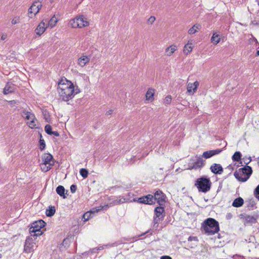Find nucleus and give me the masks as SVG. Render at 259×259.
Segmentation results:
<instances>
[{
	"label": "nucleus",
	"mask_w": 259,
	"mask_h": 259,
	"mask_svg": "<svg viewBox=\"0 0 259 259\" xmlns=\"http://www.w3.org/2000/svg\"><path fill=\"white\" fill-rule=\"evenodd\" d=\"M155 20V18L154 16H151L148 19V23L149 24H152L154 21Z\"/></svg>",
	"instance_id": "nucleus-48"
},
{
	"label": "nucleus",
	"mask_w": 259,
	"mask_h": 259,
	"mask_svg": "<svg viewBox=\"0 0 259 259\" xmlns=\"http://www.w3.org/2000/svg\"><path fill=\"white\" fill-rule=\"evenodd\" d=\"M202 228L208 235H214L220 231L219 222L211 218H207L202 223Z\"/></svg>",
	"instance_id": "nucleus-3"
},
{
	"label": "nucleus",
	"mask_w": 259,
	"mask_h": 259,
	"mask_svg": "<svg viewBox=\"0 0 259 259\" xmlns=\"http://www.w3.org/2000/svg\"><path fill=\"white\" fill-rule=\"evenodd\" d=\"M112 113H113V110H108V111L106 112V114L107 115H110L112 114Z\"/></svg>",
	"instance_id": "nucleus-55"
},
{
	"label": "nucleus",
	"mask_w": 259,
	"mask_h": 259,
	"mask_svg": "<svg viewBox=\"0 0 259 259\" xmlns=\"http://www.w3.org/2000/svg\"><path fill=\"white\" fill-rule=\"evenodd\" d=\"M251 25H259V20H254L251 22Z\"/></svg>",
	"instance_id": "nucleus-49"
},
{
	"label": "nucleus",
	"mask_w": 259,
	"mask_h": 259,
	"mask_svg": "<svg viewBox=\"0 0 259 259\" xmlns=\"http://www.w3.org/2000/svg\"><path fill=\"white\" fill-rule=\"evenodd\" d=\"M79 173L83 179L87 178L89 175L88 169L84 168H82L80 169Z\"/></svg>",
	"instance_id": "nucleus-34"
},
{
	"label": "nucleus",
	"mask_w": 259,
	"mask_h": 259,
	"mask_svg": "<svg viewBox=\"0 0 259 259\" xmlns=\"http://www.w3.org/2000/svg\"><path fill=\"white\" fill-rule=\"evenodd\" d=\"M57 193L63 198H66V196L65 194V189L63 186H58L56 189Z\"/></svg>",
	"instance_id": "nucleus-20"
},
{
	"label": "nucleus",
	"mask_w": 259,
	"mask_h": 259,
	"mask_svg": "<svg viewBox=\"0 0 259 259\" xmlns=\"http://www.w3.org/2000/svg\"><path fill=\"white\" fill-rule=\"evenodd\" d=\"M7 35H3L1 37V39L4 40L6 39Z\"/></svg>",
	"instance_id": "nucleus-58"
},
{
	"label": "nucleus",
	"mask_w": 259,
	"mask_h": 259,
	"mask_svg": "<svg viewBox=\"0 0 259 259\" xmlns=\"http://www.w3.org/2000/svg\"><path fill=\"white\" fill-rule=\"evenodd\" d=\"M51 135H54L56 137H59L60 134L57 131H53Z\"/></svg>",
	"instance_id": "nucleus-52"
},
{
	"label": "nucleus",
	"mask_w": 259,
	"mask_h": 259,
	"mask_svg": "<svg viewBox=\"0 0 259 259\" xmlns=\"http://www.w3.org/2000/svg\"><path fill=\"white\" fill-rule=\"evenodd\" d=\"M211 42L214 45H217L220 41V38L219 37V35L217 34L216 33H214L211 38Z\"/></svg>",
	"instance_id": "nucleus-30"
},
{
	"label": "nucleus",
	"mask_w": 259,
	"mask_h": 259,
	"mask_svg": "<svg viewBox=\"0 0 259 259\" xmlns=\"http://www.w3.org/2000/svg\"><path fill=\"white\" fill-rule=\"evenodd\" d=\"M252 41L255 42L256 43H257V39L254 37H252Z\"/></svg>",
	"instance_id": "nucleus-59"
},
{
	"label": "nucleus",
	"mask_w": 259,
	"mask_h": 259,
	"mask_svg": "<svg viewBox=\"0 0 259 259\" xmlns=\"http://www.w3.org/2000/svg\"><path fill=\"white\" fill-rule=\"evenodd\" d=\"M125 201V199L123 197H119L116 199L114 200L111 203L113 205H118L121 203H123Z\"/></svg>",
	"instance_id": "nucleus-33"
},
{
	"label": "nucleus",
	"mask_w": 259,
	"mask_h": 259,
	"mask_svg": "<svg viewBox=\"0 0 259 259\" xmlns=\"http://www.w3.org/2000/svg\"><path fill=\"white\" fill-rule=\"evenodd\" d=\"M76 21L77 23L79 24L78 28L85 27L89 25V23L87 21L84 20L82 16L76 17Z\"/></svg>",
	"instance_id": "nucleus-17"
},
{
	"label": "nucleus",
	"mask_w": 259,
	"mask_h": 259,
	"mask_svg": "<svg viewBox=\"0 0 259 259\" xmlns=\"http://www.w3.org/2000/svg\"><path fill=\"white\" fill-rule=\"evenodd\" d=\"M35 7L36 9H38V12L39 11L40 9H41L42 5L41 4L38 3L37 2H35Z\"/></svg>",
	"instance_id": "nucleus-50"
},
{
	"label": "nucleus",
	"mask_w": 259,
	"mask_h": 259,
	"mask_svg": "<svg viewBox=\"0 0 259 259\" xmlns=\"http://www.w3.org/2000/svg\"><path fill=\"white\" fill-rule=\"evenodd\" d=\"M160 220H163L162 217H161V218H159L154 216V220H153L154 227H155L156 225V227L158 226V223Z\"/></svg>",
	"instance_id": "nucleus-41"
},
{
	"label": "nucleus",
	"mask_w": 259,
	"mask_h": 259,
	"mask_svg": "<svg viewBox=\"0 0 259 259\" xmlns=\"http://www.w3.org/2000/svg\"><path fill=\"white\" fill-rule=\"evenodd\" d=\"M165 214L164 208L163 206H157L154 209V216L159 218L162 217L163 220Z\"/></svg>",
	"instance_id": "nucleus-13"
},
{
	"label": "nucleus",
	"mask_w": 259,
	"mask_h": 259,
	"mask_svg": "<svg viewBox=\"0 0 259 259\" xmlns=\"http://www.w3.org/2000/svg\"><path fill=\"white\" fill-rule=\"evenodd\" d=\"M154 202L156 201L160 206H163L165 203L166 196L160 190L156 191L153 195Z\"/></svg>",
	"instance_id": "nucleus-8"
},
{
	"label": "nucleus",
	"mask_w": 259,
	"mask_h": 259,
	"mask_svg": "<svg viewBox=\"0 0 259 259\" xmlns=\"http://www.w3.org/2000/svg\"><path fill=\"white\" fill-rule=\"evenodd\" d=\"M177 47L175 45H171L166 49V53L167 56H171L176 50Z\"/></svg>",
	"instance_id": "nucleus-28"
},
{
	"label": "nucleus",
	"mask_w": 259,
	"mask_h": 259,
	"mask_svg": "<svg viewBox=\"0 0 259 259\" xmlns=\"http://www.w3.org/2000/svg\"><path fill=\"white\" fill-rule=\"evenodd\" d=\"M201 27L200 25L195 24L188 30V33L190 34H193L197 31L198 29H199Z\"/></svg>",
	"instance_id": "nucleus-29"
},
{
	"label": "nucleus",
	"mask_w": 259,
	"mask_h": 259,
	"mask_svg": "<svg viewBox=\"0 0 259 259\" xmlns=\"http://www.w3.org/2000/svg\"><path fill=\"white\" fill-rule=\"evenodd\" d=\"M45 131L46 133L49 135L52 133V126L50 124H47L45 127Z\"/></svg>",
	"instance_id": "nucleus-39"
},
{
	"label": "nucleus",
	"mask_w": 259,
	"mask_h": 259,
	"mask_svg": "<svg viewBox=\"0 0 259 259\" xmlns=\"http://www.w3.org/2000/svg\"><path fill=\"white\" fill-rule=\"evenodd\" d=\"M30 122L28 123L29 126L31 127V128L35 127L36 126V124H35V121L36 120H30Z\"/></svg>",
	"instance_id": "nucleus-45"
},
{
	"label": "nucleus",
	"mask_w": 259,
	"mask_h": 259,
	"mask_svg": "<svg viewBox=\"0 0 259 259\" xmlns=\"http://www.w3.org/2000/svg\"><path fill=\"white\" fill-rule=\"evenodd\" d=\"M57 91L60 99L65 102L73 99L76 94L80 92L78 87L75 88L73 83L66 78L61 79L59 81Z\"/></svg>",
	"instance_id": "nucleus-1"
},
{
	"label": "nucleus",
	"mask_w": 259,
	"mask_h": 259,
	"mask_svg": "<svg viewBox=\"0 0 259 259\" xmlns=\"http://www.w3.org/2000/svg\"><path fill=\"white\" fill-rule=\"evenodd\" d=\"M15 91V85L12 83L7 82L4 89L3 93L4 95H8L14 93Z\"/></svg>",
	"instance_id": "nucleus-14"
},
{
	"label": "nucleus",
	"mask_w": 259,
	"mask_h": 259,
	"mask_svg": "<svg viewBox=\"0 0 259 259\" xmlns=\"http://www.w3.org/2000/svg\"><path fill=\"white\" fill-rule=\"evenodd\" d=\"M246 107H247V108H249V109H252V106L249 107L248 105H247Z\"/></svg>",
	"instance_id": "nucleus-61"
},
{
	"label": "nucleus",
	"mask_w": 259,
	"mask_h": 259,
	"mask_svg": "<svg viewBox=\"0 0 259 259\" xmlns=\"http://www.w3.org/2000/svg\"><path fill=\"white\" fill-rule=\"evenodd\" d=\"M32 237L33 236H29L27 237L25 240L24 249L26 252L29 253L33 250L35 238L33 239Z\"/></svg>",
	"instance_id": "nucleus-9"
},
{
	"label": "nucleus",
	"mask_w": 259,
	"mask_h": 259,
	"mask_svg": "<svg viewBox=\"0 0 259 259\" xmlns=\"http://www.w3.org/2000/svg\"><path fill=\"white\" fill-rule=\"evenodd\" d=\"M46 225V223L42 220H39L31 223V226L29 229L30 236L34 238L42 235L43 232L41 229Z\"/></svg>",
	"instance_id": "nucleus-5"
},
{
	"label": "nucleus",
	"mask_w": 259,
	"mask_h": 259,
	"mask_svg": "<svg viewBox=\"0 0 259 259\" xmlns=\"http://www.w3.org/2000/svg\"><path fill=\"white\" fill-rule=\"evenodd\" d=\"M54 163L53 162L51 164H48V165H47L46 166L45 165V167L42 168V170L45 172L50 170L51 169L52 167L54 165Z\"/></svg>",
	"instance_id": "nucleus-43"
},
{
	"label": "nucleus",
	"mask_w": 259,
	"mask_h": 259,
	"mask_svg": "<svg viewBox=\"0 0 259 259\" xmlns=\"http://www.w3.org/2000/svg\"><path fill=\"white\" fill-rule=\"evenodd\" d=\"M56 212L55 206H49V208L46 209V214L48 217H51L54 215Z\"/></svg>",
	"instance_id": "nucleus-25"
},
{
	"label": "nucleus",
	"mask_w": 259,
	"mask_h": 259,
	"mask_svg": "<svg viewBox=\"0 0 259 259\" xmlns=\"http://www.w3.org/2000/svg\"><path fill=\"white\" fill-rule=\"evenodd\" d=\"M223 150V149H217L215 150L206 151L203 153L201 157H204L205 159L209 158L214 155L220 154Z\"/></svg>",
	"instance_id": "nucleus-10"
},
{
	"label": "nucleus",
	"mask_w": 259,
	"mask_h": 259,
	"mask_svg": "<svg viewBox=\"0 0 259 259\" xmlns=\"http://www.w3.org/2000/svg\"><path fill=\"white\" fill-rule=\"evenodd\" d=\"M232 217V215L231 213H229L227 214L226 218L227 219H230Z\"/></svg>",
	"instance_id": "nucleus-56"
},
{
	"label": "nucleus",
	"mask_w": 259,
	"mask_h": 259,
	"mask_svg": "<svg viewBox=\"0 0 259 259\" xmlns=\"http://www.w3.org/2000/svg\"><path fill=\"white\" fill-rule=\"evenodd\" d=\"M171 102V97L170 95L167 96L164 101L165 104H169Z\"/></svg>",
	"instance_id": "nucleus-44"
},
{
	"label": "nucleus",
	"mask_w": 259,
	"mask_h": 259,
	"mask_svg": "<svg viewBox=\"0 0 259 259\" xmlns=\"http://www.w3.org/2000/svg\"><path fill=\"white\" fill-rule=\"evenodd\" d=\"M160 259H172V258L168 255H163L160 257Z\"/></svg>",
	"instance_id": "nucleus-53"
},
{
	"label": "nucleus",
	"mask_w": 259,
	"mask_h": 259,
	"mask_svg": "<svg viewBox=\"0 0 259 259\" xmlns=\"http://www.w3.org/2000/svg\"><path fill=\"white\" fill-rule=\"evenodd\" d=\"M254 195L259 200V185L254 190Z\"/></svg>",
	"instance_id": "nucleus-42"
},
{
	"label": "nucleus",
	"mask_w": 259,
	"mask_h": 259,
	"mask_svg": "<svg viewBox=\"0 0 259 259\" xmlns=\"http://www.w3.org/2000/svg\"><path fill=\"white\" fill-rule=\"evenodd\" d=\"M154 93V90L152 89H149L145 95L146 100L151 101H153L154 99L153 97Z\"/></svg>",
	"instance_id": "nucleus-22"
},
{
	"label": "nucleus",
	"mask_w": 259,
	"mask_h": 259,
	"mask_svg": "<svg viewBox=\"0 0 259 259\" xmlns=\"http://www.w3.org/2000/svg\"><path fill=\"white\" fill-rule=\"evenodd\" d=\"M41 158L42 159V161H44L43 164L45 165L46 166L48 164H52V163H51V161L53 160V156L51 154L45 153L42 156Z\"/></svg>",
	"instance_id": "nucleus-15"
},
{
	"label": "nucleus",
	"mask_w": 259,
	"mask_h": 259,
	"mask_svg": "<svg viewBox=\"0 0 259 259\" xmlns=\"http://www.w3.org/2000/svg\"><path fill=\"white\" fill-rule=\"evenodd\" d=\"M249 210H253L254 208H256V203L254 200H250L247 205Z\"/></svg>",
	"instance_id": "nucleus-38"
},
{
	"label": "nucleus",
	"mask_w": 259,
	"mask_h": 259,
	"mask_svg": "<svg viewBox=\"0 0 259 259\" xmlns=\"http://www.w3.org/2000/svg\"><path fill=\"white\" fill-rule=\"evenodd\" d=\"M227 168L230 170H233V166L231 164H230L228 166H227Z\"/></svg>",
	"instance_id": "nucleus-57"
},
{
	"label": "nucleus",
	"mask_w": 259,
	"mask_h": 259,
	"mask_svg": "<svg viewBox=\"0 0 259 259\" xmlns=\"http://www.w3.org/2000/svg\"><path fill=\"white\" fill-rule=\"evenodd\" d=\"M205 164V160L202 159L201 156H196L195 158H192L190 160L188 164V169L197 170L201 169Z\"/></svg>",
	"instance_id": "nucleus-6"
},
{
	"label": "nucleus",
	"mask_w": 259,
	"mask_h": 259,
	"mask_svg": "<svg viewBox=\"0 0 259 259\" xmlns=\"http://www.w3.org/2000/svg\"><path fill=\"white\" fill-rule=\"evenodd\" d=\"M20 22V17L16 16L12 20L11 23L13 25L18 24Z\"/></svg>",
	"instance_id": "nucleus-40"
},
{
	"label": "nucleus",
	"mask_w": 259,
	"mask_h": 259,
	"mask_svg": "<svg viewBox=\"0 0 259 259\" xmlns=\"http://www.w3.org/2000/svg\"><path fill=\"white\" fill-rule=\"evenodd\" d=\"M258 218V215H246L245 217V220L246 222L249 223H255L256 222V219Z\"/></svg>",
	"instance_id": "nucleus-23"
},
{
	"label": "nucleus",
	"mask_w": 259,
	"mask_h": 259,
	"mask_svg": "<svg viewBox=\"0 0 259 259\" xmlns=\"http://www.w3.org/2000/svg\"><path fill=\"white\" fill-rule=\"evenodd\" d=\"M134 201L139 203L150 205L155 204L153 196L151 194H148L139 198H134Z\"/></svg>",
	"instance_id": "nucleus-7"
},
{
	"label": "nucleus",
	"mask_w": 259,
	"mask_h": 259,
	"mask_svg": "<svg viewBox=\"0 0 259 259\" xmlns=\"http://www.w3.org/2000/svg\"><path fill=\"white\" fill-rule=\"evenodd\" d=\"M244 204V200L242 198L239 197L236 198L233 202L232 205L235 207H240Z\"/></svg>",
	"instance_id": "nucleus-19"
},
{
	"label": "nucleus",
	"mask_w": 259,
	"mask_h": 259,
	"mask_svg": "<svg viewBox=\"0 0 259 259\" xmlns=\"http://www.w3.org/2000/svg\"><path fill=\"white\" fill-rule=\"evenodd\" d=\"M69 24L72 28L78 27L79 24L77 23L76 17L74 19H71L69 21Z\"/></svg>",
	"instance_id": "nucleus-37"
},
{
	"label": "nucleus",
	"mask_w": 259,
	"mask_h": 259,
	"mask_svg": "<svg viewBox=\"0 0 259 259\" xmlns=\"http://www.w3.org/2000/svg\"><path fill=\"white\" fill-rule=\"evenodd\" d=\"M242 157V154L240 152L236 151L234 153L232 157V159L233 161H240V164H242V161H241V159Z\"/></svg>",
	"instance_id": "nucleus-24"
},
{
	"label": "nucleus",
	"mask_w": 259,
	"mask_h": 259,
	"mask_svg": "<svg viewBox=\"0 0 259 259\" xmlns=\"http://www.w3.org/2000/svg\"><path fill=\"white\" fill-rule=\"evenodd\" d=\"M57 22H58V19L54 15L48 21V25L51 28H53L54 26H55L56 25Z\"/></svg>",
	"instance_id": "nucleus-31"
},
{
	"label": "nucleus",
	"mask_w": 259,
	"mask_h": 259,
	"mask_svg": "<svg viewBox=\"0 0 259 259\" xmlns=\"http://www.w3.org/2000/svg\"><path fill=\"white\" fill-rule=\"evenodd\" d=\"M192 45V44L191 43H188L184 46L183 52L185 54L188 55L192 51L193 49V47Z\"/></svg>",
	"instance_id": "nucleus-26"
},
{
	"label": "nucleus",
	"mask_w": 259,
	"mask_h": 259,
	"mask_svg": "<svg viewBox=\"0 0 259 259\" xmlns=\"http://www.w3.org/2000/svg\"><path fill=\"white\" fill-rule=\"evenodd\" d=\"M258 5L259 6V0H256Z\"/></svg>",
	"instance_id": "nucleus-63"
},
{
	"label": "nucleus",
	"mask_w": 259,
	"mask_h": 259,
	"mask_svg": "<svg viewBox=\"0 0 259 259\" xmlns=\"http://www.w3.org/2000/svg\"><path fill=\"white\" fill-rule=\"evenodd\" d=\"M199 83L198 81H196L193 83H188L187 90L188 92H191L193 91L194 92L197 90Z\"/></svg>",
	"instance_id": "nucleus-21"
},
{
	"label": "nucleus",
	"mask_w": 259,
	"mask_h": 259,
	"mask_svg": "<svg viewBox=\"0 0 259 259\" xmlns=\"http://www.w3.org/2000/svg\"><path fill=\"white\" fill-rule=\"evenodd\" d=\"M46 28L47 27L46 26V23L44 22V20H43L41 22L39 23L35 29V32L38 36H40L45 31Z\"/></svg>",
	"instance_id": "nucleus-11"
},
{
	"label": "nucleus",
	"mask_w": 259,
	"mask_h": 259,
	"mask_svg": "<svg viewBox=\"0 0 259 259\" xmlns=\"http://www.w3.org/2000/svg\"><path fill=\"white\" fill-rule=\"evenodd\" d=\"M249 161L246 162V165L236 170L234 173L235 178L240 182H245L250 178L252 174V169L251 166L247 165L251 161V157L249 158Z\"/></svg>",
	"instance_id": "nucleus-2"
},
{
	"label": "nucleus",
	"mask_w": 259,
	"mask_h": 259,
	"mask_svg": "<svg viewBox=\"0 0 259 259\" xmlns=\"http://www.w3.org/2000/svg\"><path fill=\"white\" fill-rule=\"evenodd\" d=\"M188 241L189 242H191V241H196V242H197L198 241V238L197 237H195V236H189L188 238Z\"/></svg>",
	"instance_id": "nucleus-46"
},
{
	"label": "nucleus",
	"mask_w": 259,
	"mask_h": 259,
	"mask_svg": "<svg viewBox=\"0 0 259 259\" xmlns=\"http://www.w3.org/2000/svg\"><path fill=\"white\" fill-rule=\"evenodd\" d=\"M98 251V249L97 248H94L91 250V253H96Z\"/></svg>",
	"instance_id": "nucleus-54"
},
{
	"label": "nucleus",
	"mask_w": 259,
	"mask_h": 259,
	"mask_svg": "<svg viewBox=\"0 0 259 259\" xmlns=\"http://www.w3.org/2000/svg\"><path fill=\"white\" fill-rule=\"evenodd\" d=\"M38 13V9L36 8L35 2L32 4L31 7L28 9V17L32 18L33 16H35Z\"/></svg>",
	"instance_id": "nucleus-16"
},
{
	"label": "nucleus",
	"mask_w": 259,
	"mask_h": 259,
	"mask_svg": "<svg viewBox=\"0 0 259 259\" xmlns=\"http://www.w3.org/2000/svg\"><path fill=\"white\" fill-rule=\"evenodd\" d=\"M256 54L257 55L259 56V50L257 51Z\"/></svg>",
	"instance_id": "nucleus-62"
},
{
	"label": "nucleus",
	"mask_w": 259,
	"mask_h": 259,
	"mask_svg": "<svg viewBox=\"0 0 259 259\" xmlns=\"http://www.w3.org/2000/svg\"><path fill=\"white\" fill-rule=\"evenodd\" d=\"M46 148V143L45 140L42 138V136L40 134V139L39 141V148L41 151L45 150Z\"/></svg>",
	"instance_id": "nucleus-32"
},
{
	"label": "nucleus",
	"mask_w": 259,
	"mask_h": 259,
	"mask_svg": "<svg viewBox=\"0 0 259 259\" xmlns=\"http://www.w3.org/2000/svg\"><path fill=\"white\" fill-rule=\"evenodd\" d=\"M194 185L197 187L199 192L206 193L210 190L211 182L209 178L203 176L196 179Z\"/></svg>",
	"instance_id": "nucleus-4"
},
{
	"label": "nucleus",
	"mask_w": 259,
	"mask_h": 259,
	"mask_svg": "<svg viewBox=\"0 0 259 259\" xmlns=\"http://www.w3.org/2000/svg\"><path fill=\"white\" fill-rule=\"evenodd\" d=\"M257 164H258V166H259V157H258V161L257 162Z\"/></svg>",
	"instance_id": "nucleus-64"
},
{
	"label": "nucleus",
	"mask_w": 259,
	"mask_h": 259,
	"mask_svg": "<svg viewBox=\"0 0 259 259\" xmlns=\"http://www.w3.org/2000/svg\"><path fill=\"white\" fill-rule=\"evenodd\" d=\"M76 190H77L76 185L73 184L70 186V191L72 193H75L76 192Z\"/></svg>",
	"instance_id": "nucleus-47"
},
{
	"label": "nucleus",
	"mask_w": 259,
	"mask_h": 259,
	"mask_svg": "<svg viewBox=\"0 0 259 259\" xmlns=\"http://www.w3.org/2000/svg\"><path fill=\"white\" fill-rule=\"evenodd\" d=\"M90 60L89 57L87 56H82L78 60V64L79 66L83 67Z\"/></svg>",
	"instance_id": "nucleus-18"
},
{
	"label": "nucleus",
	"mask_w": 259,
	"mask_h": 259,
	"mask_svg": "<svg viewBox=\"0 0 259 259\" xmlns=\"http://www.w3.org/2000/svg\"><path fill=\"white\" fill-rule=\"evenodd\" d=\"M138 238V237H133V238H124L123 240L124 241H131L132 240H133L132 241H134V239H135V240H137V238Z\"/></svg>",
	"instance_id": "nucleus-51"
},
{
	"label": "nucleus",
	"mask_w": 259,
	"mask_h": 259,
	"mask_svg": "<svg viewBox=\"0 0 259 259\" xmlns=\"http://www.w3.org/2000/svg\"><path fill=\"white\" fill-rule=\"evenodd\" d=\"M210 169L214 174H221L223 172V168L220 164L214 163L210 166Z\"/></svg>",
	"instance_id": "nucleus-12"
},
{
	"label": "nucleus",
	"mask_w": 259,
	"mask_h": 259,
	"mask_svg": "<svg viewBox=\"0 0 259 259\" xmlns=\"http://www.w3.org/2000/svg\"><path fill=\"white\" fill-rule=\"evenodd\" d=\"M123 243V242L122 241V240L121 241H118V242H115L113 244H112L111 245H104V246H100L98 248H97V249H98V250H102L104 248V246H117L119 244H121Z\"/></svg>",
	"instance_id": "nucleus-36"
},
{
	"label": "nucleus",
	"mask_w": 259,
	"mask_h": 259,
	"mask_svg": "<svg viewBox=\"0 0 259 259\" xmlns=\"http://www.w3.org/2000/svg\"><path fill=\"white\" fill-rule=\"evenodd\" d=\"M24 113L25 115H26V118L27 120H31V119L36 120L34 114H33L30 112H28V111L25 112Z\"/></svg>",
	"instance_id": "nucleus-35"
},
{
	"label": "nucleus",
	"mask_w": 259,
	"mask_h": 259,
	"mask_svg": "<svg viewBox=\"0 0 259 259\" xmlns=\"http://www.w3.org/2000/svg\"><path fill=\"white\" fill-rule=\"evenodd\" d=\"M93 215L94 213L92 211H88L83 214L82 220H83L84 222H86L91 218H92Z\"/></svg>",
	"instance_id": "nucleus-27"
},
{
	"label": "nucleus",
	"mask_w": 259,
	"mask_h": 259,
	"mask_svg": "<svg viewBox=\"0 0 259 259\" xmlns=\"http://www.w3.org/2000/svg\"><path fill=\"white\" fill-rule=\"evenodd\" d=\"M67 241V239H64L63 241V244H64V243H65L66 241Z\"/></svg>",
	"instance_id": "nucleus-60"
}]
</instances>
